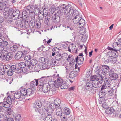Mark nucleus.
I'll return each mask as SVG.
<instances>
[{"mask_svg": "<svg viewBox=\"0 0 121 121\" xmlns=\"http://www.w3.org/2000/svg\"><path fill=\"white\" fill-rule=\"evenodd\" d=\"M73 9L71 7V5L70 4H68L66 6L63 4L57 7L56 9H55L56 12V15L58 14L62 15L65 13L67 14V15L69 11Z\"/></svg>", "mask_w": 121, "mask_h": 121, "instance_id": "obj_3", "label": "nucleus"}, {"mask_svg": "<svg viewBox=\"0 0 121 121\" xmlns=\"http://www.w3.org/2000/svg\"><path fill=\"white\" fill-rule=\"evenodd\" d=\"M67 61H69V60H70V64L72 66L74 65L75 63V60L71 55L68 56V58L67 59Z\"/></svg>", "mask_w": 121, "mask_h": 121, "instance_id": "obj_27", "label": "nucleus"}, {"mask_svg": "<svg viewBox=\"0 0 121 121\" xmlns=\"http://www.w3.org/2000/svg\"><path fill=\"white\" fill-rule=\"evenodd\" d=\"M31 65L34 66L37 63V61L35 59H33L30 61Z\"/></svg>", "mask_w": 121, "mask_h": 121, "instance_id": "obj_48", "label": "nucleus"}, {"mask_svg": "<svg viewBox=\"0 0 121 121\" xmlns=\"http://www.w3.org/2000/svg\"><path fill=\"white\" fill-rule=\"evenodd\" d=\"M14 99L12 98L9 96L7 98L6 102L11 104L13 102H14Z\"/></svg>", "mask_w": 121, "mask_h": 121, "instance_id": "obj_37", "label": "nucleus"}, {"mask_svg": "<svg viewBox=\"0 0 121 121\" xmlns=\"http://www.w3.org/2000/svg\"><path fill=\"white\" fill-rule=\"evenodd\" d=\"M114 70V69H111L110 70L109 73V76L112 78V80H113L116 79L118 77L117 74L115 72Z\"/></svg>", "mask_w": 121, "mask_h": 121, "instance_id": "obj_10", "label": "nucleus"}, {"mask_svg": "<svg viewBox=\"0 0 121 121\" xmlns=\"http://www.w3.org/2000/svg\"><path fill=\"white\" fill-rule=\"evenodd\" d=\"M44 14H43L41 11L39 12V14L38 15V17L39 20H42L43 18Z\"/></svg>", "mask_w": 121, "mask_h": 121, "instance_id": "obj_50", "label": "nucleus"}, {"mask_svg": "<svg viewBox=\"0 0 121 121\" xmlns=\"http://www.w3.org/2000/svg\"><path fill=\"white\" fill-rule=\"evenodd\" d=\"M108 55L109 57H116L118 56V53L116 51L114 50L109 51L108 53Z\"/></svg>", "mask_w": 121, "mask_h": 121, "instance_id": "obj_14", "label": "nucleus"}, {"mask_svg": "<svg viewBox=\"0 0 121 121\" xmlns=\"http://www.w3.org/2000/svg\"><path fill=\"white\" fill-rule=\"evenodd\" d=\"M106 94L105 93H104L103 92L101 91H100L99 93V97L100 98H102V99H103V98H105L104 97L105 96Z\"/></svg>", "mask_w": 121, "mask_h": 121, "instance_id": "obj_46", "label": "nucleus"}, {"mask_svg": "<svg viewBox=\"0 0 121 121\" xmlns=\"http://www.w3.org/2000/svg\"><path fill=\"white\" fill-rule=\"evenodd\" d=\"M84 58L83 56L80 57L79 58L77 56L75 58V62L76 63L75 64V68H77V63L79 65L82 64L83 62Z\"/></svg>", "mask_w": 121, "mask_h": 121, "instance_id": "obj_12", "label": "nucleus"}, {"mask_svg": "<svg viewBox=\"0 0 121 121\" xmlns=\"http://www.w3.org/2000/svg\"><path fill=\"white\" fill-rule=\"evenodd\" d=\"M63 114L68 115L70 114L71 112L69 108L67 107H65L63 109Z\"/></svg>", "mask_w": 121, "mask_h": 121, "instance_id": "obj_33", "label": "nucleus"}, {"mask_svg": "<svg viewBox=\"0 0 121 121\" xmlns=\"http://www.w3.org/2000/svg\"><path fill=\"white\" fill-rule=\"evenodd\" d=\"M56 77L57 78V82H56V81H55L54 82L53 85L55 87H57L58 86H60L61 84L63 83L64 82L62 78L59 77L58 74H57Z\"/></svg>", "mask_w": 121, "mask_h": 121, "instance_id": "obj_6", "label": "nucleus"}, {"mask_svg": "<svg viewBox=\"0 0 121 121\" xmlns=\"http://www.w3.org/2000/svg\"><path fill=\"white\" fill-rule=\"evenodd\" d=\"M13 72L10 69L8 72H7V73L8 75L9 76H12L13 73Z\"/></svg>", "mask_w": 121, "mask_h": 121, "instance_id": "obj_64", "label": "nucleus"}, {"mask_svg": "<svg viewBox=\"0 0 121 121\" xmlns=\"http://www.w3.org/2000/svg\"><path fill=\"white\" fill-rule=\"evenodd\" d=\"M54 106L55 107V106L56 107H58L60 106V100L59 99H56L54 100Z\"/></svg>", "mask_w": 121, "mask_h": 121, "instance_id": "obj_34", "label": "nucleus"}, {"mask_svg": "<svg viewBox=\"0 0 121 121\" xmlns=\"http://www.w3.org/2000/svg\"><path fill=\"white\" fill-rule=\"evenodd\" d=\"M52 51L53 52L56 53H58L59 52V49L56 47H55L52 49Z\"/></svg>", "mask_w": 121, "mask_h": 121, "instance_id": "obj_62", "label": "nucleus"}, {"mask_svg": "<svg viewBox=\"0 0 121 121\" xmlns=\"http://www.w3.org/2000/svg\"><path fill=\"white\" fill-rule=\"evenodd\" d=\"M114 110L112 107H108L105 111L106 113L107 114H111L113 113Z\"/></svg>", "mask_w": 121, "mask_h": 121, "instance_id": "obj_25", "label": "nucleus"}, {"mask_svg": "<svg viewBox=\"0 0 121 121\" xmlns=\"http://www.w3.org/2000/svg\"><path fill=\"white\" fill-rule=\"evenodd\" d=\"M10 69L13 72H15L16 71V66L15 65H13L11 66V67Z\"/></svg>", "mask_w": 121, "mask_h": 121, "instance_id": "obj_61", "label": "nucleus"}, {"mask_svg": "<svg viewBox=\"0 0 121 121\" xmlns=\"http://www.w3.org/2000/svg\"><path fill=\"white\" fill-rule=\"evenodd\" d=\"M18 47L17 45H14L13 46L11 47L10 49V50L13 51H15L17 50L18 49Z\"/></svg>", "mask_w": 121, "mask_h": 121, "instance_id": "obj_44", "label": "nucleus"}, {"mask_svg": "<svg viewBox=\"0 0 121 121\" xmlns=\"http://www.w3.org/2000/svg\"><path fill=\"white\" fill-rule=\"evenodd\" d=\"M101 71L100 75L99 76V77L100 80L102 81V78H103V77L104 78L106 77L105 76L106 75V74L108 73H106L105 72L103 71L102 70Z\"/></svg>", "mask_w": 121, "mask_h": 121, "instance_id": "obj_39", "label": "nucleus"}, {"mask_svg": "<svg viewBox=\"0 0 121 121\" xmlns=\"http://www.w3.org/2000/svg\"><path fill=\"white\" fill-rule=\"evenodd\" d=\"M48 61L49 60L48 59H46L43 57H41L39 59V62L43 63H48Z\"/></svg>", "mask_w": 121, "mask_h": 121, "instance_id": "obj_38", "label": "nucleus"}, {"mask_svg": "<svg viewBox=\"0 0 121 121\" xmlns=\"http://www.w3.org/2000/svg\"><path fill=\"white\" fill-rule=\"evenodd\" d=\"M84 27V28L83 27L81 28V29L80 30L79 33L81 35H83L85 33V25Z\"/></svg>", "mask_w": 121, "mask_h": 121, "instance_id": "obj_47", "label": "nucleus"}, {"mask_svg": "<svg viewBox=\"0 0 121 121\" xmlns=\"http://www.w3.org/2000/svg\"><path fill=\"white\" fill-rule=\"evenodd\" d=\"M34 6L30 5L27 6L26 9L29 13H33L34 11Z\"/></svg>", "mask_w": 121, "mask_h": 121, "instance_id": "obj_21", "label": "nucleus"}, {"mask_svg": "<svg viewBox=\"0 0 121 121\" xmlns=\"http://www.w3.org/2000/svg\"><path fill=\"white\" fill-rule=\"evenodd\" d=\"M35 111L38 112L42 115L41 117L43 116H44L45 114L44 112L46 110L45 108H38L36 109H35Z\"/></svg>", "mask_w": 121, "mask_h": 121, "instance_id": "obj_23", "label": "nucleus"}, {"mask_svg": "<svg viewBox=\"0 0 121 121\" xmlns=\"http://www.w3.org/2000/svg\"><path fill=\"white\" fill-rule=\"evenodd\" d=\"M109 67L106 65H103L101 68V70L104 72L106 73H109V71L111 69H109Z\"/></svg>", "mask_w": 121, "mask_h": 121, "instance_id": "obj_28", "label": "nucleus"}, {"mask_svg": "<svg viewBox=\"0 0 121 121\" xmlns=\"http://www.w3.org/2000/svg\"><path fill=\"white\" fill-rule=\"evenodd\" d=\"M6 54H5V60L7 61H9L10 60H11L13 56V54L12 52H10L8 53L7 51H5Z\"/></svg>", "mask_w": 121, "mask_h": 121, "instance_id": "obj_11", "label": "nucleus"}, {"mask_svg": "<svg viewBox=\"0 0 121 121\" xmlns=\"http://www.w3.org/2000/svg\"><path fill=\"white\" fill-rule=\"evenodd\" d=\"M44 77H42L40 79V80L39 82V85L40 86L42 87L43 85L45 83H44L45 81H44Z\"/></svg>", "mask_w": 121, "mask_h": 121, "instance_id": "obj_35", "label": "nucleus"}, {"mask_svg": "<svg viewBox=\"0 0 121 121\" xmlns=\"http://www.w3.org/2000/svg\"><path fill=\"white\" fill-rule=\"evenodd\" d=\"M10 104L7 103L6 102H4L2 104L3 106L4 107H5L8 108L10 106Z\"/></svg>", "mask_w": 121, "mask_h": 121, "instance_id": "obj_52", "label": "nucleus"}, {"mask_svg": "<svg viewBox=\"0 0 121 121\" xmlns=\"http://www.w3.org/2000/svg\"><path fill=\"white\" fill-rule=\"evenodd\" d=\"M20 91L22 95V97H23L24 99H25V96L27 94V89L25 88L21 87Z\"/></svg>", "mask_w": 121, "mask_h": 121, "instance_id": "obj_22", "label": "nucleus"}, {"mask_svg": "<svg viewBox=\"0 0 121 121\" xmlns=\"http://www.w3.org/2000/svg\"><path fill=\"white\" fill-rule=\"evenodd\" d=\"M99 80H96L93 83L94 89L95 88H99L101 86L102 81L101 80L99 81Z\"/></svg>", "mask_w": 121, "mask_h": 121, "instance_id": "obj_16", "label": "nucleus"}, {"mask_svg": "<svg viewBox=\"0 0 121 121\" xmlns=\"http://www.w3.org/2000/svg\"><path fill=\"white\" fill-rule=\"evenodd\" d=\"M63 84L62 83L60 85L61 87V89H67L69 86V85L66 83H65L64 82Z\"/></svg>", "mask_w": 121, "mask_h": 121, "instance_id": "obj_40", "label": "nucleus"}, {"mask_svg": "<svg viewBox=\"0 0 121 121\" xmlns=\"http://www.w3.org/2000/svg\"><path fill=\"white\" fill-rule=\"evenodd\" d=\"M108 92L109 93L110 95H112L113 94L114 90L112 87L111 86V87H108Z\"/></svg>", "mask_w": 121, "mask_h": 121, "instance_id": "obj_43", "label": "nucleus"}, {"mask_svg": "<svg viewBox=\"0 0 121 121\" xmlns=\"http://www.w3.org/2000/svg\"><path fill=\"white\" fill-rule=\"evenodd\" d=\"M74 71H72L69 74V77L70 78H73L75 76V75L74 73Z\"/></svg>", "mask_w": 121, "mask_h": 121, "instance_id": "obj_57", "label": "nucleus"}, {"mask_svg": "<svg viewBox=\"0 0 121 121\" xmlns=\"http://www.w3.org/2000/svg\"><path fill=\"white\" fill-rule=\"evenodd\" d=\"M41 119L43 121H51L52 118L51 115L48 114L47 116H43Z\"/></svg>", "mask_w": 121, "mask_h": 121, "instance_id": "obj_17", "label": "nucleus"}, {"mask_svg": "<svg viewBox=\"0 0 121 121\" xmlns=\"http://www.w3.org/2000/svg\"><path fill=\"white\" fill-rule=\"evenodd\" d=\"M107 62H110L114 64L116 62L117 59L115 57H110L107 59Z\"/></svg>", "mask_w": 121, "mask_h": 121, "instance_id": "obj_19", "label": "nucleus"}, {"mask_svg": "<svg viewBox=\"0 0 121 121\" xmlns=\"http://www.w3.org/2000/svg\"><path fill=\"white\" fill-rule=\"evenodd\" d=\"M100 80L99 77L97 75H93L90 77V81L93 83L96 80Z\"/></svg>", "mask_w": 121, "mask_h": 121, "instance_id": "obj_20", "label": "nucleus"}, {"mask_svg": "<svg viewBox=\"0 0 121 121\" xmlns=\"http://www.w3.org/2000/svg\"><path fill=\"white\" fill-rule=\"evenodd\" d=\"M56 114L60 117L63 114V112H62V109L60 108H58L56 109Z\"/></svg>", "mask_w": 121, "mask_h": 121, "instance_id": "obj_29", "label": "nucleus"}, {"mask_svg": "<svg viewBox=\"0 0 121 121\" xmlns=\"http://www.w3.org/2000/svg\"><path fill=\"white\" fill-rule=\"evenodd\" d=\"M95 73L98 75V76H99L100 75L101 71L100 69H99L98 68H97L95 70Z\"/></svg>", "mask_w": 121, "mask_h": 121, "instance_id": "obj_54", "label": "nucleus"}, {"mask_svg": "<svg viewBox=\"0 0 121 121\" xmlns=\"http://www.w3.org/2000/svg\"><path fill=\"white\" fill-rule=\"evenodd\" d=\"M85 88L86 89L92 93L95 90L93 83L89 81L86 83L85 85Z\"/></svg>", "mask_w": 121, "mask_h": 121, "instance_id": "obj_4", "label": "nucleus"}, {"mask_svg": "<svg viewBox=\"0 0 121 121\" xmlns=\"http://www.w3.org/2000/svg\"><path fill=\"white\" fill-rule=\"evenodd\" d=\"M51 64L52 65L55 66L57 65L56 62L54 59H52L51 60Z\"/></svg>", "mask_w": 121, "mask_h": 121, "instance_id": "obj_58", "label": "nucleus"}, {"mask_svg": "<svg viewBox=\"0 0 121 121\" xmlns=\"http://www.w3.org/2000/svg\"><path fill=\"white\" fill-rule=\"evenodd\" d=\"M62 15L60 14H56V13L52 17V20L53 22L56 24L59 23L60 21V16Z\"/></svg>", "mask_w": 121, "mask_h": 121, "instance_id": "obj_7", "label": "nucleus"}, {"mask_svg": "<svg viewBox=\"0 0 121 121\" xmlns=\"http://www.w3.org/2000/svg\"><path fill=\"white\" fill-rule=\"evenodd\" d=\"M60 117L61 120L62 121H66L68 120L67 117L64 115H62Z\"/></svg>", "mask_w": 121, "mask_h": 121, "instance_id": "obj_45", "label": "nucleus"}, {"mask_svg": "<svg viewBox=\"0 0 121 121\" xmlns=\"http://www.w3.org/2000/svg\"><path fill=\"white\" fill-rule=\"evenodd\" d=\"M27 91L26 95L28 96H30L33 93V90L31 88H30L27 89Z\"/></svg>", "mask_w": 121, "mask_h": 121, "instance_id": "obj_41", "label": "nucleus"}, {"mask_svg": "<svg viewBox=\"0 0 121 121\" xmlns=\"http://www.w3.org/2000/svg\"><path fill=\"white\" fill-rule=\"evenodd\" d=\"M54 104L53 103H51L50 104L49 106L46 108V110L48 115H51L53 112L55 107Z\"/></svg>", "mask_w": 121, "mask_h": 121, "instance_id": "obj_8", "label": "nucleus"}, {"mask_svg": "<svg viewBox=\"0 0 121 121\" xmlns=\"http://www.w3.org/2000/svg\"><path fill=\"white\" fill-rule=\"evenodd\" d=\"M108 86L103 85L101 88L100 91L102 92H103L104 93L106 94L108 93Z\"/></svg>", "mask_w": 121, "mask_h": 121, "instance_id": "obj_30", "label": "nucleus"}, {"mask_svg": "<svg viewBox=\"0 0 121 121\" xmlns=\"http://www.w3.org/2000/svg\"><path fill=\"white\" fill-rule=\"evenodd\" d=\"M101 101L102 104V106L103 108L104 109H106L108 106V103L109 102V100L107 99L103 98Z\"/></svg>", "mask_w": 121, "mask_h": 121, "instance_id": "obj_13", "label": "nucleus"}, {"mask_svg": "<svg viewBox=\"0 0 121 121\" xmlns=\"http://www.w3.org/2000/svg\"><path fill=\"white\" fill-rule=\"evenodd\" d=\"M18 65L19 67L21 68H24L26 66L25 63L23 62H21L18 63Z\"/></svg>", "mask_w": 121, "mask_h": 121, "instance_id": "obj_49", "label": "nucleus"}, {"mask_svg": "<svg viewBox=\"0 0 121 121\" xmlns=\"http://www.w3.org/2000/svg\"><path fill=\"white\" fill-rule=\"evenodd\" d=\"M21 118V115L20 114H18L16 115L15 120L16 121H19Z\"/></svg>", "mask_w": 121, "mask_h": 121, "instance_id": "obj_53", "label": "nucleus"}, {"mask_svg": "<svg viewBox=\"0 0 121 121\" xmlns=\"http://www.w3.org/2000/svg\"><path fill=\"white\" fill-rule=\"evenodd\" d=\"M43 78L44 79V81H45V82H50L53 81V78L51 76H48L47 77L44 76Z\"/></svg>", "mask_w": 121, "mask_h": 121, "instance_id": "obj_32", "label": "nucleus"}, {"mask_svg": "<svg viewBox=\"0 0 121 121\" xmlns=\"http://www.w3.org/2000/svg\"><path fill=\"white\" fill-rule=\"evenodd\" d=\"M22 52H18L16 54L15 56V59L16 60H18L21 58L23 55Z\"/></svg>", "mask_w": 121, "mask_h": 121, "instance_id": "obj_24", "label": "nucleus"}, {"mask_svg": "<svg viewBox=\"0 0 121 121\" xmlns=\"http://www.w3.org/2000/svg\"><path fill=\"white\" fill-rule=\"evenodd\" d=\"M51 87L49 84L45 83L41 88H42L43 92L45 93L49 91Z\"/></svg>", "mask_w": 121, "mask_h": 121, "instance_id": "obj_9", "label": "nucleus"}, {"mask_svg": "<svg viewBox=\"0 0 121 121\" xmlns=\"http://www.w3.org/2000/svg\"><path fill=\"white\" fill-rule=\"evenodd\" d=\"M35 81H33L30 83V88H34L35 87V85L37 86L38 84V80L35 79Z\"/></svg>", "mask_w": 121, "mask_h": 121, "instance_id": "obj_26", "label": "nucleus"}, {"mask_svg": "<svg viewBox=\"0 0 121 121\" xmlns=\"http://www.w3.org/2000/svg\"><path fill=\"white\" fill-rule=\"evenodd\" d=\"M5 72H7L11 68V66L9 65H4L3 67Z\"/></svg>", "mask_w": 121, "mask_h": 121, "instance_id": "obj_42", "label": "nucleus"}, {"mask_svg": "<svg viewBox=\"0 0 121 121\" xmlns=\"http://www.w3.org/2000/svg\"><path fill=\"white\" fill-rule=\"evenodd\" d=\"M87 37L86 35H84L82 36L81 38V39L82 41H86L87 39Z\"/></svg>", "mask_w": 121, "mask_h": 121, "instance_id": "obj_59", "label": "nucleus"}, {"mask_svg": "<svg viewBox=\"0 0 121 121\" xmlns=\"http://www.w3.org/2000/svg\"><path fill=\"white\" fill-rule=\"evenodd\" d=\"M4 14L5 17H9L10 16L13 20H15L16 18H20L19 11L17 9L14 10L12 8L9 9L8 8H5L4 11Z\"/></svg>", "mask_w": 121, "mask_h": 121, "instance_id": "obj_2", "label": "nucleus"}, {"mask_svg": "<svg viewBox=\"0 0 121 121\" xmlns=\"http://www.w3.org/2000/svg\"><path fill=\"white\" fill-rule=\"evenodd\" d=\"M14 97L17 99H19L20 100H22L24 99L23 97H22V95L19 91L16 92L14 94Z\"/></svg>", "mask_w": 121, "mask_h": 121, "instance_id": "obj_18", "label": "nucleus"}, {"mask_svg": "<svg viewBox=\"0 0 121 121\" xmlns=\"http://www.w3.org/2000/svg\"><path fill=\"white\" fill-rule=\"evenodd\" d=\"M66 18L68 20L72 19L74 24H77L78 27L81 28L83 27L85 24L84 19L82 18V16L79 14L78 11L74 9L71 10L66 17Z\"/></svg>", "mask_w": 121, "mask_h": 121, "instance_id": "obj_1", "label": "nucleus"}, {"mask_svg": "<svg viewBox=\"0 0 121 121\" xmlns=\"http://www.w3.org/2000/svg\"><path fill=\"white\" fill-rule=\"evenodd\" d=\"M5 50H3L2 52H0V59L2 60H5V54L6 53L5 52Z\"/></svg>", "mask_w": 121, "mask_h": 121, "instance_id": "obj_31", "label": "nucleus"}, {"mask_svg": "<svg viewBox=\"0 0 121 121\" xmlns=\"http://www.w3.org/2000/svg\"><path fill=\"white\" fill-rule=\"evenodd\" d=\"M113 80L110 78H102V81H104V84L103 85L108 86V87H111L112 81Z\"/></svg>", "mask_w": 121, "mask_h": 121, "instance_id": "obj_5", "label": "nucleus"}, {"mask_svg": "<svg viewBox=\"0 0 121 121\" xmlns=\"http://www.w3.org/2000/svg\"><path fill=\"white\" fill-rule=\"evenodd\" d=\"M36 26H37V28H40L41 25V23L40 22V20H39V21H36Z\"/></svg>", "mask_w": 121, "mask_h": 121, "instance_id": "obj_55", "label": "nucleus"}, {"mask_svg": "<svg viewBox=\"0 0 121 121\" xmlns=\"http://www.w3.org/2000/svg\"><path fill=\"white\" fill-rule=\"evenodd\" d=\"M35 109H37L39 108L42 106V102L40 101H38L36 103H35Z\"/></svg>", "mask_w": 121, "mask_h": 121, "instance_id": "obj_36", "label": "nucleus"}, {"mask_svg": "<svg viewBox=\"0 0 121 121\" xmlns=\"http://www.w3.org/2000/svg\"><path fill=\"white\" fill-rule=\"evenodd\" d=\"M113 47L114 48V50L115 51H120L121 49V45L118 42H115L112 45Z\"/></svg>", "mask_w": 121, "mask_h": 121, "instance_id": "obj_15", "label": "nucleus"}, {"mask_svg": "<svg viewBox=\"0 0 121 121\" xmlns=\"http://www.w3.org/2000/svg\"><path fill=\"white\" fill-rule=\"evenodd\" d=\"M62 57L61 54L60 53L59 55H56L55 57V59L56 60L58 61L60 60L62 58Z\"/></svg>", "mask_w": 121, "mask_h": 121, "instance_id": "obj_51", "label": "nucleus"}, {"mask_svg": "<svg viewBox=\"0 0 121 121\" xmlns=\"http://www.w3.org/2000/svg\"><path fill=\"white\" fill-rule=\"evenodd\" d=\"M31 56L29 55H26L24 58V60H30L31 59Z\"/></svg>", "mask_w": 121, "mask_h": 121, "instance_id": "obj_63", "label": "nucleus"}, {"mask_svg": "<svg viewBox=\"0 0 121 121\" xmlns=\"http://www.w3.org/2000/svg\"><path fill=\"white\" fill-rule=\"evenodd\" d=\"M23 71L22 69L21 68H17L16 69L15 73L18 74L23 72Z\"/></svg>", "mask_w": 121, "mask_h": 121, "instance_id": "obj_56", "label": "nucleus"}, {"mask_svg": "<svg viewBox=\"0 0 121 121\" xmlns=\"http://www.w3.org/2000/svg\"><path fill=\"white\" fill-rule=\"evenodd\" d=\"M4 70L3 68H0V74L3 75L5 73Z\"/></svg>", "mask_w": 121, "mask_h": 121, "instance_id": "obj_60", "label": "nucleus"}]
</instances>
